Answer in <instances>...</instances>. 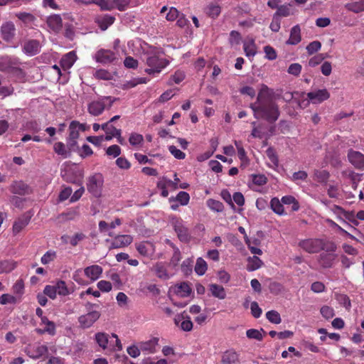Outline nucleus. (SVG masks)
I'll return each mask as SVG.
<instances>
[{
    "label": "nucleus",
    "mask_w": 364,
    "mask_h": 364,
    "mask_svg": "<svg viewBox=\"0 0 364 364\" xmlns=\"http://www.w3.org/2000/svg\"><path fill=\"white\" fill-rule=\"evenodd\" d=\"M273 90L266 85H261L256 102L250 104V106L256 119H263L269 123H274L278 119L280 112L278 105L273 100Z\"/></svg>",
    "instance_id": "nucleus-1"
},
{
    "label": "nucleus",
    "mask_w": 364,
    "mask_h": 364,
    "mask_svg": "<svg viewBox=\"0 0 364 364\" xmlns=\"http://www.w3.org/2000/svg\"><path fill=\"white\" fill-rule=\"evenodd\" d=\"M168 63V60L161 57L159 52H150L147 53L146 65L148 68L145 72L149 75L159 73Z\"/></svg>",
    "instance_id": "nucleus-2"
},
{
    "label": "nucleus",
    "mask_w": 364,
    "mask_h": 364,
    "mask_svg": "<svg viewBox=\"0 0 364 364\" xmlns=\"http://www.w3.org/2000/svg\"><path fill=\"white\" fill-rule=\"evenodd\" d=\"M87 191L95 198H99L102 195L104 176L100 173H95L87 178Z\"/></svg>",
    "instance_id": "nucleus-3"
},
{
    "label": "nucleus",
    "mask_w": 364,
    "mask_h": 364,
    "mask_svg": "<svg viewBox=\"0 0 364 364\" xmlns=\"http://www.w3.org/2000/svg\"><path fill=\"white\" fill-rule=\"evenodd\" d=\"M94 307H99L97 304L87 303L86 304V309L88 312L84 315H81L78 318V322L81 327L84 328H90L93 323L99 319L100 317V313L98 311L92 310Z\"/></svg>",
    "instance_id": "nucleus-4"
},
{
    "label": "nucleus",
    "mask_w": 364,
    "mask_h": 364,
    "mask_svg": "<svg viewBox=\"0 0 364 364\" xmlns=\"http://www.w3.org/2000/svg\"><path fill=\"white\" fill-rule=\"evenodd\" d=\"M172 225L177 234L178 239L183 242H188L191 240V234L188 228H186L183 221L180 218H174L172 220Z\"/></svg>",
    "instance_id": "nucleus-5"
},
{
    "label": "nucleus",
    "mask_w": 364,
    "mask_h": 364,
    "mask_svg": "<svg viewBox=\"0 0 364 364\" xmlns=\"http://www.w3.org/2000/svg\"><path fill=\"white\" fill-rule=\"evenodd\" d=\"M25 352L30 358L38 359L48 353V348L47 346L41 344V343H35L27 346Z\"/></svg>",
    "instance_id": "nucleus-6"
},
{
    "label": "nucleus",
    "mask_w": 364,
    "mask_h": 364,
    "mask_svg": "<svg viewBox=\"0 0 364 364\" xmlns=\"http://www.w3.org/2000/svg\"><path fill=\"white\" fill-rule=\"evenodd\" d=\"M320 243L321 239L319 238H308L300 240L298 245L304 251L309 254H314L321 251Z\"/></svg>",
    "instance_id": "nucleus-7"
},
{
    "label": "nucleus",
    "mask_w": 364,
    "mask_h": 364,
    "mask_svg": "<svg viewBox=\"0 0 364 364\" xmlns=\"http://www.w3.org/2000/svg\"><path fill=\"white\" fill-rule=\"evenodd\" d=\"M62 176L68 183L80 184L83 173L82 170L78 168H68L65 171Z\"/></svg>",
    "instance_id": "nucleus-8"
},
{
    "label": "nucleus",
    "mask_w": 364,
    "mask_h": 364,
    "mask_svg": "<svg viewBox=\"0 0 364 364\" xmlns=\"http://www.w3.org/2000/svg\"><path fill=\"white\" fill-rule=\"evenodd\" d=\"M95 59L97 63L109 64L117 59V55L111 50L100 49L96 52Z\"/></svg>",
    "instance_id": "nucleus-9"
},
{
    "label": "nucleus",
    "mask_w": 364,
    "mask_h": 364,
    "mask_svg": "<svg viewBox=\"0 0 364 364\" xmlns=\"http://www.w3.org/2000/svg\"><path fill=\"white\" fill-rule=\"evenodd\" d=\"M309 101L313 104H320L330 97V93L326 89L317 90L306 94Z\"/></svg>",
    "instance_id": "nucleus-10"
},
{
    "label": "nucleus",
    "mask_w": 364,
    "mask_h": 364,
    "mask_svg": "<svg viewBox=\"0 0 364 364\" xmlns=\"http://www.w3.org/2000/svg\"><path fill=\"white\" fill-rule=\"evenodd\" d=\"M350 163L357 169H364V155L357 151L350 149L348 153Z\"/></svg>",
    "instance_id": "nucleus-11"
},
{
    "label": "nucleus",
    "mask_w": 364,
    "mask_h": 364,
    "mask_svg": "<svg viewBox=\"0 0 364 364\" xmlns=\"http://www.w3.org/2000/svg\"><path fill=\"white\" fill-rule=\"evenodd\" d=\"M1 38L6 42L11 41L16 35V27L13 22L7 21L1 26Z\"/></svg>",
    "instance_id": "nucleus-12"
},
{
    "label": "nucleus",
    "mask_w": 364,
    "mask_h": 364,
    "mask_svg": "<svg viewBox=\"0 0 364 364\" xmlns=\"http://www.w3.org/2000/svg\"><path fill=\"white\" fill-rule=\"evenodd\" d=\"M173 320L176 326L180 327L184 331H191L193 329V322L187 315L183 314H177Z\"/></svg>",
    "instance_id": "nucleus-13"
},
{
    "label": "nucleus",
    "mask_w": 364,
    "mask_h": 364,
    "mask_svg": "<svg viewBox=\"0 0 364 364\" xmlns=\"http://www.w3.org/2000/svg\"><path fill=\"white\" fill-rule=\"evenodd\" d=\"M133 241V237L129 235H119L114 237L111 242V247L118 249L129 245Z\"/></svg>",
    "instance_id": "nucleus-14"
},
{
    "label": "nucleus",
    "mask_w": 364,
    "mask_h": 364,
    "mask_svg": "<svg viewBox=\"0 0 364 364\" xmlns=\"http://www.w3.org/2000/svg\"><path fill=\"white\" fill-rule=\"evenodd\" d=\"M337 255L335 253H321L319 255L318 262L324 269L331 268L334 264Z\"/></svg>",
    "instance_id": "nucleus-15"
},
{
    "label": "nucleus",
    "mask_w": 364,
    "mask_h": 364,
    "mask_svg": "<svg viewBox=\"0 0 364 364\" xmlns=\"http://www.w3.org/2000/svg\"><path fill=\"white\" fill-rule=\"evenodd\" d=\"M10 191L14 194L20 196L28 195L31 193L30 186L23 181H14L11 186Z\"/></svg>",
    "instance_id": "nucleus-16"
},
{
    "label": "nucleus",
    "mask_w": 364,
    "mask_h": 364,
    "mask_svg": "<svg viewBox=\"0 0 364 364\" xmlns=\"http://www.w3.org/2000/svg\"><path fill=\"white\" fill-rule=\"evenodd\" d=\"M41 46L37 40H28L26 41L23 46V52L28 55L33 56L40 52Z\"/></svg>",
    "instance_id": "nucleus-17"
},
{
    "label": "nucleus",
    "mask_w": 364,
    "mask_h": 364,
    "mask_svg": "<svg viewBox=\"0 0 364 364\" xmlns=\"http://www.w3.org/2000/svg\"><path fill=\"white\" fill-rule=\"evenodd\" d=\"M103 272V269L101 266L97 264H93L89 267H87L84 269V273L85 276L90 279L92 282L96 281L98 279Z\"/></svg>",
    "instance_id": "nucleus-18"
},
{
    "label": "nucleus",
    "mask_w": 364,
    "mask_h": 364,
    "mask_svg": "<svg viewBox=\"0 0 364 364\" xmlns=\"http://www.w3.org/2000/svg\"><path fill=\"white\" fill-rule=\"evenodd\" d=\"M48 26L55 33H58L63 27V20L59 14H53L48 17Z\"/></svg>",
    "instance_id": "nucleus-19"
},
{
    "label": "nucleus",
    "mask_w": 364,
    "mask_h": 364,
    "mask_svg": "<svg viewBox=\"0 0 364 364\" xmlns=\"http://www.w3.org/2000/svg\"><path fill=\"white\" fill-rule=\"evenodd\" d=\"M115 21V18L109 14L98 16L95 18V23L98 25L102 31H105L109 26L112 25Z\"/></svg>",
    "instance_id": "nucleus-20"
},
{
    "label": "nucleus",
    "mask_w": 364,
    "mask_h": 364,
    "mask_svg": "<svg viewBox=\"0 0 364 364\" xmlns=\"http://www.w3.org/2000/svg\"><path fill=\"white\" fill-rule=\"evenodd\" d=\"M31 220V215L23 214L15 220L13 225V232L15 235L19 233L25 227H26Z\"/></svg>",
    "instance_id": "nucleus-21"
},
{
    "label": "nucleus",
    "mask_w": 364,
    "mask_h": 364,
    "mask_svg": "<svg viewBox=\"0 0 364 364\" xmlns=\"http://www.w3.org/2000/svg\"><path fill=\"white\" fill-rule=\"evenodd\" d=\"M105 109V104L102 101H92L88 105V112L95 117L100 115Z\"/></svg>",
    "instance_id": "nucleus-22"
},
{
    "label": "nucleus",
    "mask_w": 364,
    "mask_h": 364,
    "mask_svg": "<svg viewBox=\"0 0 364 364\" xmlns=\"http://www.w3.org/2000/svg\"><path fill=\"white\" fill-rule=\"evenodd\" d=\"M101 128L105 132V140H111L114 136L122 134V130L117 129L112 124L107 122L101 125Z\"/></svg>",
    "instance_id": "nucleus-23"
},
{
    "label": "nucleus",
    "mask_w": 364,
    "mask_h": 364,
    "mask_svg": "<svg viewBox=\"0 0 364 364\" xmlns=\"http://www.w3.org/2000/svg\"><path fill=\"white\" fill-rule=\"evenodd\" d=\"M77 56L74 51H70L64 55L60 61V66L63 70H68L72 68L75 62L76 61Z\"/></svg>",
    "instance_id": "nucleus-24"
},
{
    "label": "nucleus",
    "mask_w": 364,
    "mask_h": 364,
    "mask_svg": "<svg viewBox=\"0 0 364 364\" xmlns=\"http://www.w3.org/2000/svg\"><path fill=\"white\" fill-rule=\"evenodd\" d=\"M301 41V28L299 25L293 26L290 31L289 39L286 43L287 45H297Z\"/></svg>",
    "instance_id": "nucleus-25"
},
{
    "label": "nucleus",
    "mask_w": 364,
    "mask_h": 364,
    "mask_svg": "<svg viewBox=\"0 0 364 364\" xmlns=\"http://www.w3.org/2000/svg\"><path fill=\"white\" fill-rule=\"evenodd\" d=\"M18 60L16 58H5L0 60V70L7 73L12 72Z\"/></svg>",
    "instance_id": "nucleus-26"
},
{
    "label": "nucleus",
    "mask_w": 364,
    "mask_h": 364,
    "mask_svg": "<svg viewBox=\"0 0 364 364\" xmlns=\"http://www.w3.org/2000/svg\"><path fill=\"white\" fill-rule=\"evenodd\" d=\"M95 337L96 343L100 348L103 350L107 348L109 349V343L111 340H109V334L104 332H99L95 334Z\"/></svg>",
    "instance_id": "nucleus-27"
},
{
    "label": "nucleus",
    "mask_w": 364,
    "mask_h": 364,
    "mask_svg": "<svg viewBox=\"0 0 364 364\" xmlns=\"http://www.w3.org/2000/svg\"><path fill=\"white\" fill-rule=\"evenodd\" d=\"M239 360L238 354L234 350H228L222 355L223 364H235Z\"/></svg>",
    "instance_id": "nucleus-28"
},
{
    "label": "nucleus",
    "mask_w": 364,
    "mask_h": 364,
    "mask_svg": "<svg viewBox=\"0 0 364 364\" xmlns=\"http://www.w3.org/2000/svg\"><path fill=\"white\" fill-rule=\"evenodd\" d=\"M345 8L348 11L354 14L364 12V0L349 2L345 4Z\"/></svg>",
    "instance_id": "nucleus-29"
},
{
    "label": "nucleus",
    "mask_w": 364,
    "mask_h": 364,
    "mask_svg": "<svg viewBox=\"0 0 364 364\" xmlns=\"http://www.w3.org/2000/svg\"><path fill=\"white\" fill-rule=\"evenodd\" d=\"M153 271H154L156 277L161 279L167 280L170 278L165 265L161 262H157L153 267Z\"/></svg>",
    "instance_id": "nucleus-30"
},
{
    "label": "nucleus",
    "mask_w": 364,
    "mask_h": 364,
    "mask_svg": "<svg viewBox=\"0 0 364 364\" xmlns=\"http://www.w3.org/2000/svg\"><path fill=\"white\" fill-rule=\"evenodd\" d=\"M221 12V7L217 3H210L205 8V13L212 18H217Z\"/></svg>",
    "instance_id": "nucleus-31"
},
{
    "label": "nucleus",
    "mask_w": 364,
    "mask_h": 364,
    "mask_svg": "<svg viewBox=\"0 0 364 364\" xmlns=\"http://www.w3.org/2000/svg\"><path fill=\"white\" fill-rule=\"evenodd\" d=\"M263 264V262L257 256L249 257L247 258V270L252 272L260 268Z\"/></svg>",
    "instance_id": "nucleus-32"
},
{
    "label": "nucleus",
    "mask_w": 364,
    "mask_h": 364,
    "mask_svg": "<svg viewBox=\"0 0 364 364\" xmlns=\"http://www.w3.org/2000/svg\"><path fill=\"white\" fill-rule=\"evenodd\" d=\"M209 289L212 295L219 299H224L226 297V292L223 286L211 284L209 285Z\"/></svg>",
    "instance_id": "nucleus-33"
},
{
    "label": "nucleus",
    "mask_w": 364,
    "mask_h": 364,
    "mask_svg": "<svg viewBox=\"0 0 364 364\" xmlns=\"http://www.w3.org/2000/svg\"><path fill=\"white\" fill-rule=\"evenodd\" d=\"M330 177V173L326 170L316 169L314 171V180L320 183H326Z\"/></svg>",
    "instance_id": "nucleus-34"
},
{
    "label": "nucleus",
    "mask_w": 364,
    "mask_h": 364,
    "mask_svg": "<svg viewBox=\"0 0 364 364\" xmlns=\"http://www.w3.org/2000/svg\"><path fill=\"white\" fill-rule=\"evenodd\" d=\"M56 289V292L58 295L65 296L70 294L73 292V290H70L65 281L58 280L54 285Z\"/></svg>",
    "instance_id": "nucleus-35"
},
{
    "label": "nucleus",
    "mask_w": 364,
    "mask_h": 364,
    "mask_svg": "<svg viewBox=\"0 0 364 364\" xmlns=\"http://www.w3.org/2000/svg\"><path fill=\"white\" fill-rule=\"evenodd\" d=\"M17 267V262L11 259L0 261V274L9 273Z\"/></svg>",
    "instance_id": "nucleus-36"
},
{
    "label": "nucleus",
    "mask_w": 364,
    "mask_h": 364,
    "mask_svg": "<svg viewBox=\"0 0 364 364\" xmlns=\"http://www.w3.org/2000/svg\"><path fill=\"white\" fill-rule=\"evenodd\" d=\"M321 250L325 251L323 253H335L337 250L336 244L331 240L321 239Z\"/></svg>",
    "instance_id": "nucleus-37"
},
{
    "label": "nucleus",
    "mask_w": 364,
    "mask_h": 364,
    "mask_svg": "<svg viewBox=\"0 0 364 364\" xmlns=\"http://www.w3.org/2000/svg\"><path fill=\"white\" fill-rule=\"evenodd\" d=\"M158 343V338H154L146 342L140 343V349L142 351L148 352L150 353L155 352L156 346Z\"/></svg>",
    "instance_id": "nucleus-38"
},
{
    "label": "nucleus",
    "mask_w": 364,
    "mask_h": 364,
    "mask_svg": "<svg viewBox=\"0 0 364 364\" xmlns=\"http://www.w3.org/2000/svg\"><path fill=\"white\" fill-rule=\"evenodd\" d=\"M271 209L277 215H285L283 203L277 198H272L270 201Z\"/></svg>",
    "instance_id": "nucleus-39"
},
{
    "label": "nucleus",
    "mask_w": 364,
    "mask_h": 364,
    "mask_svg": "<svg viewBox=\"0 0 364 364\" xmlns=\"http://www.w3.org/2000/svg\"><path fill=\"white\" fill-rule=\"evenodd\" d=\"M243 49L246 56L248 58L254 57L257 53V47L254 40H251L249 42H245Z\"/></svg>",
    "instance_id": "nucleus-40"
},
{
    "label": "nucleus",
    "mask_w": 364,
    "mask_h": 364,
    "mask_svg": "<svg viewBox=\"0 0 364 364\" xmlns=\"http://www.w3.org/2000/svg\"><path fill=\"white\" fill-rule=\"evenodd\" d=\"M190 200V196L187 192L180 191L176 198H170L169 201H177L181 205H186Z\"/></svg>",
    "instance_id": "nucleus-41"
},
{
    "label": "nucleus",
    "mask_w": 364,
    "mask_h": 364,
    "mask_svg": "<svg viewBox=\"0 0 364 364\" xmlns=\"http://www.w3.org/2000/svg\"><path fill=\"white\" fill-rule=\"evenodd\" d=\"M208 269V264L202 258L198 257L196 260L195 266V272L200 276L203 275Z\"/></svg>",
    "instance_id": "nucleus-42"
},
{
    "label": "nucleus",
    "mask_w": 364,
    "mask_h": 364,
    "mask_svg": "<svg viewBox=\"0 0 364 364\" xmlns=\"http://www.w3.org/2000/svg\"><path fill=\"white\" fill-rule=\"evenodd\" d=\"M281 201L283 204L285 205H292L291 210L293 211H296L299 209V204L298 201L292 196H283L281 199Z\"/></svg>",
    "instance_id": "nucleus-43"
},
{
    "label": "nucleus",
    "mask_w": 364,
    "mask_h": 364,
    "mask_svg": "<svg viewBox=\"0 0 364 364\" xmlns=\"http://www.w3.org/2000/svg\"><path fill=\"white\" fill-rule=\"evenodd\" d=\"M262 332L265 333L263 328H261L260 330L250 328L246 331V336L248 338L261 341L263 339Z\"/></svg>",
    "instance_id": "nucleus-44"
},
{
    "label": "nucleus",
    "mask_w": 364,
    "mask_h": 364,
    "mask_svg": "<svg viewBox=\"0 0 364 364\" xmlns=\"http://www.w3.org/2000/svg\"><path fill=\"white\" fill-rule=\"evenodd\" d=\"M53 149L57 154L60 155L63 158H67L70 155L69 151L67 150L65 145L63 142L59 141L55 143Z\"/></svg>",
    "instance_id": "nucleus-45"
},
{
    "label": "nucleus",
    "mask_w": 364,
    "mask_h": 364,
    "mask_svg": "<svg viewBox=\"0 0 364 364\" xmlns=\"http://www.w3.org/2000/svg\"><path fill=\"white\" fill-rule=\"evenodd\" d=\"M207 206L210 210L218 213L222 212L224 209L223 203L212 198H210L207 200Z\"/></svg>",
    "instance_id": "nucleus-46"
},
{
    "label": "nucleus",
    "mask_w": 364,
    "mask_h": 364,
    "mask_svg": "<svg viewBox=\"0 0 364 364\" xmlns=\"http://www.w3.org/2000/svg\"><path fill=\"white\" fill-rule=\"evenodd\" d=\"M78 122L73 121L69 126V136L68 139H70L71 141H74L75 139H77L80 134L77 129Z\"/></svg>",
    "instance_id": "nucleus-47"
},
{
    "label": "nucleus",
    "mask_w": 364,
    "mask_h": 364,
    "mask_svg": "<svg viewBox=\"0 0 364 364\" xmlns=\"http://www.w3.org/2000/svg\"><path fill=\"white\" fill-rule=\"evenodd\" d=\"M16 16L19 20L27 25L31 24L36 20V17L30 13L20 12L16 14Z\"/></svg>",
    "instance_id": "nucleus-48"
},
{
    "label": "nucleus",
    "mask_w": 364,
    "mask_h": 364,
    "mask_svg": "<svg viewBox=\"0 0 364 364\" xmlns=\"http://www.w3.org/2000/svg\"><path fill=\"white\" fill-rule=\"evenodd\" d=\"M266 154L269 159L270 162L272 164L273 168H277L279 166V159L277 155L276 151L272 147H269L266 151Z\"/></svg>",
    "instance_id": "nucleus-49"
},
{
    "label": "nucleus",
    "mask_w": 364,
    "mask_h": 364,
    "mask_svg": "<svg viewBox=\"0 0 364 364\" xmlns=\"http://www.w3.org/2000/svg\"><path fill=\"white\" fill-rule=\"evenodd\" d=\"M266 317L269 322L274 324H279L282 322L280 314L274 310L267 311L266 313Z\"/></svg>",
    "instance_id": "nucleus-50"
},
{
    "label": "nucleus",
    "mask_w": 364,
    "mask_h": 364,
    "mask_svg": "<svg viewBox=\"0 0 364 364\" xmlns=\"http://www.w3.org/2000/svg\"><path fill=\"white\" fill-rule=\"evenodd\" d=\"M176 288H177V290H176L177 294H180L183 297L188 296L191 292V287L186 282L180 284L179 285H178L176 287Z\"/></svg>",
    "instance_id": "nucleus-51"
},
{
    "label": "nucleus",
    "mask_w": 364,
    "mask_h": 364,
    "mask_svg": "<svg viewBox=\"0 0 364 364\" xmlns=\"http://www.w3.org/2000/svg\"><path fill=\"white\" fill-rule=\"evenodd\" d=\"M151 244L147 242H142L136 245V248L139 253L143 256H148L149 254V247H151Z\"/></svg>",
    "instance_id": "nucleus-52"
},
{
    "label": "nucleus",
    "mask_w": 364,
    "mask_h": 364,
    "mask_svg": "<svg viewBox=\"0 0 364 364\" xmlns=\"http://www.w3.org/2000/svg\"><path fill=\"white\" fill-rule=\"evenodd\" d=\"M112 338H114L115 340L114 341H112V340L110 341L109 350L112 351L121 350L122 349V346L117 335H116L115 333H112Z\"/></svg>",
    "instance_id": "nucleus-53"
},
{
    "label": "nucleus",
    "mask_w": 364,
    "mask_h": 364,
    "mask_svg": "<svg viewBox=\"0 0 364 364\" xmlns=\"http://www.w3.org/2000/svg\"><path fill=\"white\" fill-rule=\"evenodd\" d=\"M129 141L132 146H137L144 141V137L141 134L137 133H132L129 138Z\"/></svg>",
    "instance_id": "nucleus-54"
},
{
    "label": "nucleus",
    "mask_w": 364,
    "mask_h": 364,
    "mask_svg": "<svg viewBox=\"0 0 364 364\" xmlns=\"http://www.w3.org/2000/svg\"><path fill=\"white\" fill-rule=\"evenodd\" d=\"M321 48V43L318 41H314L311 42L306 46V50L309 55H312L318 51Z\"/></svg>",
    "instance_id": "nucleus-55"
},
{
    "label": "nucleus",
    "mask_w": 364,
    "mask_h": 364,
    "mask_svg": "<svg viewBox=\"0 0 364 364\" xmlns=\"http://www.w3.org/2000/svg\"><path fill=\"white\" fill-rule=\"evenodd\" d=\"M264 52L265 53V58L269 60H274L277 58V54L275 49L270 46H264Z\"/></svg>",
    "instance_id": "nucleus-56"
},
{
    "label": "nucleus",
    "mask_w": 364,
    "mask_h": 364,
    "mask_svg": "<svg viewBox=\"0 0 364 364\" xmlns=\"http://www.w3.org/2000/svg\"><path fill=\"white\" fill-rule=\"evenodd\" d=\"M326 58V55L324 54L320 53L317 54L314 56H313L310 60H309V65L310 67H315L320 63Z\"/></svg>",
    "instance_id": "nucleus-57"
},
{
    "label": "nucleus",
    "mask_w": 364,
    "mask_h": 364,
    "mask_svg": "<svg viewBox=\"0 0 364 364\" xmlns=\"http://www.w3.org/2000/svg\"><path fill=\"white\" fill-rule=\"evenodd\" d=\"M56 257V252L55 251H47L41 257V262L43 264H47L53 261Z\"/></svg>",
    "instance_id": "nucleus-58"
},
{
    "label": "nucleus",
    "mask_w": 364,
    "mask_h": 364,
    "mask_svg": "<svg viewBox=\"0 0 364 364\" xmlns=\"http://www.w3.org/2000/svg\"><path fill=\"white\" fill-rule=\"evenodd\" d=\"M168 151L177 159H183L186 157V154L173 145L168 146Z\"/></svg>",
    "instance_id": "nucleus-59"
},
{
    "label": "nucleus",
    "mask_w": 364,
    "mask_h": 364,
    "mask_svg": "<svg viewBox=\"0 0 364 364\" xmlns=\"http://www.w3.org/2000/svg\"><path fill=\"white\" fill-rule=\"evenodd\" d=\"M43 294L51 299H55L58 294L54 285H46L43 289Z\"/></svg>",
    "instance_id": "nucleus-60"
},
{
    "label": "nucleus",
    "mask_w": 364,
    "mask_h": 364,
    "mask_svg": "<svg viewBox=\"0 0 364 364\" xmlns=\"http://www.w3.org/2000/svg\"><path fill=\"white\" fill-rule=\"evenodd\" d=\"M320 312L321 315L326 319L331 318L334 316V310L328 306H323L321 308Z\"/></svg>",
    "instance_id": "nucleus-61"
},
{
    "label": "nucleus",
    "mask_w": 364,
    "mask_h": 364,
    "mask_svg": "<svg viewBox=\"0 0 364 364\" xmlns=\"http://www.w3.org/2000/svg\"><path fill=\"white\" fill-rule=\"evenodd\" d=\"M95 4L100 6L102 10L110 11L114 9L113 2L111 3L108 0H95Z\"/></svg>",
    "instance_id": "nucleus-62"
},
{
    "label": "nucleus",
    "mask_w": 364,
    "mask_h": 364,
    "mask_svg": "<svg viewBox=\"0 0 364 364\" xmlns=\"http://www.w3.org/2000/svg\"><path fill=\"white\" fill-rule=\"evenodd\" d=\"M97 288L102 292H109L112 290V284L106 280H101L98 282Z\"/></svg>",
    "instance_id": "nucleus-63"
},
{
    "label": "nucleus",
    "mask_w": 364,
    "mask_h": 364,
    "mask_svg": "<svg viewBox=\"0 0 364 364\" xmlns=\"http://www.w3.org/2000/svg\"><path fill=\"white\" fill-rule=\"evenodd\" d=\"M106 154L108 156H112L113 157H117L121 154V148L118 145H112L109 146L106 150Z\"/></svg>",
    "instance_id": "nucleus-64"
}]
</instances>
